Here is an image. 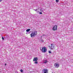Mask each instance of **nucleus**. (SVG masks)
Wrapping results in <instances>:
<instances>
[{
    "label": "nucleus",
    "mask_w": 73,
    "mask_h": 73,
    "mask_svg": "<svg viewBox=\"0 0 73 73\" xmlns=\"http://www.w3.org/2000/svg\"><path fill=\"white\" fill-rule=\"evenodd\" d=\"M2 40H4V38H3V37H2Z\"/></svg>",
    "instance_id": "nucleus-15"
},
{
    "label": "nucleus",
    "mask_w": 73,
    "mask_h": 73,
    "mask_svg": "<svg viewBox=\"0 0 73 73\" xmlns=\"http://www.w3.org/2000/svg\"><path fill=\"white\" fill-rule=\"evenodd\" d=\"M2 1V0H0V2H1V1Z\"/></svg>",
    "instance_id": "nucleus-18"
},
{
    "label": "nucleus",
    "mask_w": 73,
    "mask_h": 73,
    "mask_svg": "<svg viewBox=\"0 0 73 73\" xmlns=\"http://www.w3.org/2000/svg\"><path fill=\"white\" fill-rule=\"evenodd\" d=\"M5 66H6V65H7V64H5Z\"/></svg>",
    "instance_id": "nucleus-17"
},
{
    "label": "nucleus",
    "mask_w": 73,
    "mask_h": 73,
    "mask_svg": "<svg viewBox=\"0 0 73 73\" xmlns=\"http://www.w3.org/2000/svg\"><path fill=\"white\" fill-rule=\"evenodd\" d=\"M37 33V32L36 31L33 32L30 35L31 37L32 38L36 36Z\"/></svg>",
    "instance_id": "nucleus-1"
},
{
    "label": "nucleus",
    "mask_w": 73,
    "mask_h": 73,
    "mask_svg": "<svg viewBox=\"0 0 73 73\" xmlns=\"http://www.w3.org/2000/svg\"><path fill=\"white\" fill-rule=\"evenodd\" d=\"M21 72H23V70H21Z\"/></svg>",
    "instance_id": "nucleus-11"
},
{
    "label": "nucleus",
    "mask_w": 73,
    "mask_h": 73,
    "mask_svg": "<svg viewBox=\"0 0 73 73\" xmlns=\"http://www.w3.org/2000/svg\"><path fill=\"white\" fill-rule=\"evenodd\" d=\"M54 66H55V67L57 68H59L60 66V65L58 63H55L54 64Z\"/></svg>",
    "instance_id": "nucleus-5"
},
{
    "label": "nucleus",
    "mask_w": 73,
    "mask_h": 73,
    "mask_svg": "<svg viewBox=\"0 0 73 73\" xmlns=\"http://www.w3.org/2000/svg\"><path fill=\"white\" fill-rule=\"evenodd\" d=\"M57 26L56 25H55L52 28L53 31H57Z\"/></svg>",
    "instance_id": "nucleus-4"
},
{
    "label": "nucleus",
    "mask_w": 73,
    "mask_h": 73,
    "mask_svg": "<svg viewBox=\"0 0 73 73\" xmlns=\"http://www.w3.org/2000/svg\"><path fill=\"white\" fill-rule=\"evenodd\" d=\"M51 46L50 47V48L51 49H53V48H54V44H51Z\"/></svg>",
    "instance_id": "nucleus-6"
},
{
    "label": "nucleus",
    "mask_w": 73,
    "mask_h": 73,
    "mask_svg": "<svg viewBox=\"0 0 73 73\" xmlns=\"http://www.w3.org/2000/svg\"><path fill=\"white\" fill-rule=\"evenodd\" d=\"M35 11H37V9H36L35 10Z\"/></svg>",
    "instance_id": "nucleus-16"
},
{
    "label": "nucleus",
    "mask_w": 73,
    "mask_h": 73,
    "mask_svg": "<svg viewBox=\"0 0 73 73\" xmlns=\"http://www.w3.org/2000/svg\"><path fill=\"white\" fill-rule=\"evenodd\" d=\"M48 53H51V51H49Z\"/></svg>",
    "instance_id": "nucleus-14"
},
{
    "label": "nucleus",
    "mask_w": 73,
    "mask_h": 73,
    "mask_svg": "<svg viewBox=\"0 0 73 73\" xmlns=\"http://www.w3.org/2000/svg\"><path fill=\"white\" fill-rule=\"evenodd\" d=\"M31 30V29H27L26 30V32H29V31H30Z\"/></svg>",
    "instance_id": "nucleus-8"
},
{
    "label": "nucleus",
    "mask_w": 73,
    "mask_h": 73,
    "mask_svg": "<svg viewBox=\"0 0 73 73\" xmlns=\"http://www.w3.org/2000/svg\"><path fill=\"white\" fill-rule=\"evenodd\" d=\"M42 14V12H39V14Z\"/></svg>",
    "instance_id": "nucleus-12"
},
{
    "label": "nucleus",
    "mask_w": 73,
    "mask_h": 73,
    "mask_svg": "<svg viewBox=\"0 0 73 73\" xmlns=\"http://www.w3.org/2000/svg\"><path fill=\"white\" fill-rule=\"evenodd\" d=\"M48 61H47V60H45V62H44V64H45V63H46V62H47Z\"/></svg>",
    "instance_id": "nucleus-9"
},
{
    "label": "nucleus",
    "mask_w": 73,
    "mask_h": 73,
    "mask_svg": "<svg viewBox=\"0 0 73 73\" xmlns=\"http://www.w3.org/2000/svg\"><path fill=\"white\" fill-rule=\"evenodd\" d=\"M48 70L47 69H44L42 70V73H48Z\"/></svg>",
    "instance_id": "nucleus-3"
},
{
    "label": "nucleus",
    "mask_w": 73,
    "mask_h": 73,
    "mask_svg": "<svg viewBox=\"0 0 73 73\" xmlns=\"http://www.w3.org/2000/svg\"><path fill=\"white\" fill-rule=\"evenodd\" d=\"M59 0H56V2H58Z\"/></svg>",
    "instance_id": "nucleus-13"
},
{
    "label": "nucleus",
    "mask_w": 73,
    "mask_h": 73,
    "mask_svg": "<svg viewBox=\"0 0 73 73\" xmlns=\"http://www.w3.org/2000/svg\"><path fill=\"white\" fill-rule=\"evenodd\" d=\"M41 50L42 52L45 53L46 51V48L45 47H42V49Z\"/></svg>",
    "instance_id": "nucleus-2"
},
{
    "label": "nucleus",
    "mask_w": 73,
    "mask_h": 73,
    "mask_svg": "<svg viewBox=\"0 0 73 73\" xmlns=\"http://www.w3.org/2000/svg\"><path fill=\"white\" fill-rule=\"evenodd\" d=\"M38 60V57H35L33 59V61H37Z\"/></svg>",
    "instance_id": "nucleus-7"
},
{
    "label": "nucleus",
    "mask_w": 73,
    "mask_h": 73,
    "mask_svg": "<svg viewBox=\"0 0 73 73\" xmlns=\"http://www.w3.org/2000/svg\"><path fill=\"white\" fill-rule=\"evenodd\" d=\"M35 64H38V62L37 61H36L35 62Z\"/></svg>",
    "instance_id": "nucleus-10"
}]
</instances>
